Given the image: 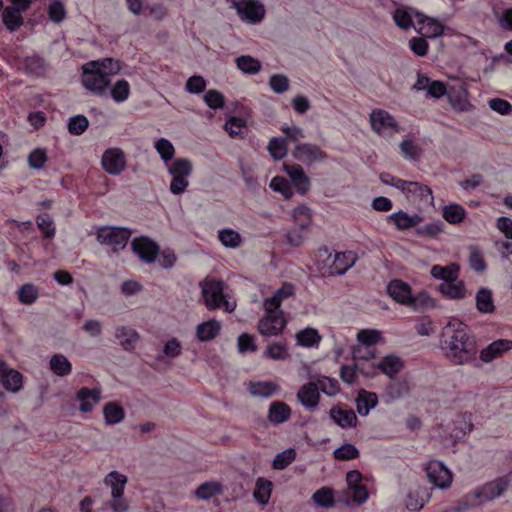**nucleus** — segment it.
Instances as JSON below:
<instances>
[{"instance_id": "11", "label": "nucleus", "mask_w": 512, "mask_h": 512, "mask_svg": "<svg viewBox=\"0 0 512 512\" xmlns=\"http://www.w3.org/2000/svg\"><path fill=\"white\" fill-rule=\"evenodd\" d=\"M427 478L430 483L439 489H447L452 484V473L440 461H429L426 468Z\"/></svg>"}, {"instance_id": "39", "label": "nucleus", "mask_w": 512, "mask_h": 512, "mask_svg": "<svg viewBox=\"0 0 512 512\" xmlns=\"http://www.w3.org/2000/svg\"><path fill=\"white\" fill-rule=\"evenodd\" d=\"M88 66L92 68H98L101 73H105L107 77L119 73L121 65L119 60L113 58H103L88 62Z\"/></svg>"}, {"instance_id": "35", "label": "nucleus", "mask_w": 512, "mask_h": 512, "mask_svg": "<svg viewBox=\"0 0 512 512\" xmlns=\"http://www.w3.org/2000/svg\"><path fill=\"white\" fill-rule=\"evenodd\" d=\"M50 370L59 377L68 376L72 372V364L63 354L57 353L51 356Z\"/></svg>"}, {"instance_id": "8", "label": "nucleus", "mask_w": 512, "mask_h": 512, "mask_svg": "<svg viewBox=\"0 0 512 512\" xmlns=\"http://www.w3.org/2000/svg\"><path fill=\"white\" fill-rule=\"evenodd\" d=\"M372 130L381 136H393L399 132V125L394 117L383 109H374L370 114Z\"/></svg>"}, {"instance_id": "1", "label": "nucleus", "mask_w": 512, "mask_h": 512, "mask_svg": "<svg viewBox=\"0 0 512 512\" xmlns=\"http://www.w3.org/2000/svg\"><path fill=\"white\" fill-rule=\"evenodd\" d=\"M440 346L445 357L454 365L471 364L476 361L477 345L468 333L466 324L449 323L442 332Z\"/></svg>"}, {"instance_id": "13", "label": "nucleus", "mask_w": 512, "mask_h": 512, "mask_svg": "<svg viewBox=\"0 0 512 512\" xmlns=\"http://www.w3.org/2000/svg\"><path fill=\"white\" fill-rule=\"evenodd\" d=\"M132 251L144 262L153 263L159 254V246L147 236H139L131 243Z\"/></svg>"}, {"instance_id": "59", "label": "nucleus", "mask_w": 512, "mask_h": 512, "mask_svg": "<svg viewBox=\"0 0 512 512\" xmlns=\"http://www.w3.org/2000/svg\"><path fill=\"white\" fill-rule=\"evenodd\" d=\"M400 149L404 157L410 160H416L422 154L421 147L409 139H404L400 143Z\"/></svg>"}, {"instance_id": "20", "label": "nucleus", "mask_w": 512, "mask_h": 512, "mask_svg": "<svg viewBox=\"0 0 512 512\" xmlns=\"http://www.w3.org/2000/svg\"><path fill=\"white\" fill-rule=\"evenodd\" d=\"M512 349V340L498 339L490 343L486 348L480 352V359L483 362H491L492 360L500 357L503 353Z\"/></svg>"}, {"instance_id": "49", "label": "nucleus", "mask_w": 512, "mask_h": 512, "mask_svg": "<svg viewBox=\"0 0 512 512\" xmlns=\"http://www.w3.org/2000/svg\"><path fill=\"white\" fill-rule=\"evenodd\" d=\"M265 356L273 360H285L289 353L284 342H273L265 350Z\"/></svg>"}, {"instance_id": "57", "label": "nucleus", "mask_w": 512, "mask_h": 512, "mask_svg": "<svg viewBox=\"0 0 512 512\" xmlns=\"http://www.w3.org/2000/svg\"><path fill=\"white\" fill-rule=\"evenodd\" d=\"M204 101L209 108L214 110L222 109L225 105L223 94L215 89H210L205 93Z\"/></svg>"}, {"instance_id": "61", "label": "nucleus", "mask_w": 512, "mask_h": 512, "mask_svg": "<svg viewBox=\"0 0 512 512\" xmlns=\"http://www.w3.org/2000/svg\"><path fill=\"white\" fill-rule=\"evenodd\" d=\"M393 20L395 24L402 29H409L413 26L411 13L403 8H397L393 13Z\"/></svg>"}, {"instance_id": "12", "label": "nucleus", "mask_w": 512, "mask_h": 512, "mask_svg": "<svg viewBox=\"0 0 512 512\" xmlns=\"http://www.w3.org/2000/svg\"><path fill=\"white\" fill-rule=\"evenodd\" d=\"M232 3L242 19L257 23L264 18V6L256 0H232Z\"/></svg>"}, {"instance_id": "32", "label": "nucleus", "mask_w": 512, "mask_h": 512, "mask_svg": "<svg viewBox=\"0 0 512 512\" xmlns=\"http://www.w3.org/2000/svg\"><path fill=\"white\" fill-rule=\"evenodd\" d=\"M279 386L272 381H250L248 391L251 395L268 398L275 394Z\"/></svg>"}, {"instance_id": "63", "label": "nucleus", "mask_w": 512, "mask_h": 512, "mask_svg": "<svg viewBox=\"0 0 512 512\" xmlns=\"http://www.w3.org/2000/svg\"><path fill=\"white\" fill-rule=\"evenodd\" d=\"M387 394L392 398H400L408 392V385L406 381L391 379L386 387Z\"/></svg>"}, {"instance_id": "9", "label": "nucleus", "mask_w": 512, "mask_h": 512, "mask_svg": "<svg viewBox=\"0 0 512 512\" xmlns=\"http://www.w3.org/2000/svg\"><path fill=\"white\" fill-rule=\"evenodd\" d=\"M287 325L282 310H275L273 312L265 311L264 316L258 322V331L263 336H277Z\"/></svg>"}, {"instance_id": "48", "label": "nucleus", "mask_w": 512, "mask_h": 512, "mask_svg": "<svg viewBox=\"0 0 512 512\" xmlns=\"http://www.w3.org/2000/svg\"><path fill=\"white\" fill-rule=\"evenodd\" d=\"M1 384L3 385V387L6 390L11 391V392H17L22 388L23 376L17 370L10 368V370L6 374V377H4Z\"/></svg>"}, {"instance_id": "62", "label": "nucleus", "mask_w": 512, "mask_h": 512, "mask_svg": "<svg viewBox=\"0 0 512 512\" xmlns=\"http://www.w3.org/2000/svg\"><path fill=\"white\" fill-rule=\"evenodd\" d=\"M46 151L42 148H36L28 155V164L33 169H41L47 162Z\"/></svg>"}, {"instance_id": "47", "label": "nucleus", "mask_w": 512, "mask_h": 512, "mask_svg": "<svg viewBox=\"0 0 512 512\" xmlns=\"http://www.w3.org/2000/svg\"><path fill=\"white\" fill-rule=\"evenodd\" d=\"M236 65L239 70L246 74H256L261 69V63L248 55H242L236 59Z\"/></svg>"}, {"instance_id": "17", "label": "nucleus", "mask_w": 512, "mask_h": 512, "mask_svg": "<svg viewBox=\"0 0 512 512\" xmlns=\"http://www.w3.org/2000/svg\"><path fill=\"white\" fill-rule=\"evenodd\" d=\"M75 400L79 403V410L83 413H89L93 407L101 400V390L99 388H80Z\"/></svg>"}, {"instance_id": "22", "label": "nucleus", "mask_w": 512, "mask_h": 512, "mask_svg": "<svg viewBox=\"0 0 512 512\" xmlns=\"http://www.w3.org/2000/svg\"><path fill=\"white\" fill-rule=\"evenodd\" d=\"M438 290L443 297L451 300H462L468 295L465 283L459 277L453 282L440 283Z\"/></svg>"}, {"instance_id": "43", "label": "nucleus", "mask_w": 512, "mask_h": 512, "mask_svg": "<svg viewBox=\"0 0 512 512\" xmlns=\"http://www.w3.org/2000/svg\"><path fill=\"white\" fill-rule=\"evenodd\" d=\"M22 10L17 8L7 7L2 13V20L6 28L10 31H15L23 24L21 16Z\"/></svg>"}, {"instance_id": "26", "label": "nucleus", "mask_w": 512, "mask_h": 512, "mask_svg": "<svg viewBox=\"0 0 512 512\" xmlns=\"http://www.w3.org/2000/svg\"><path fill=\"white\" fill-rule=\"evenodd\" d=\"M431 494L426 487H418L409 491L405 500V506L410 511H420L429 501Z\"/></svg>"}, {"instance_id": "56", "label": "nucleus", "mask_w": 512, "mask_h": 512, "mask_svg": "<svg viewBox=\"0 0 512 512\" xmlns=\"http://www.w3.org/2000/svg\"><path fill=\"white\" fill-rule=\"evenodd\" d=\"M36 223L45 238L50 239L55 236V225L48 214L38 215Z\"/></svg>"}, {"instance_id": "30", "label": "nucleus", "mask_w": 512, "mask_h": 512, "mask_svg": "<svg viewBox=\"0 0 512 512\" xmlns=\"http://www.w3.org/2000/svg\"><path fill=\"white\" fill-rule=\"evenodd\" d=\"M128 482L127 476L118 471H111L104 478V483L111 487V496L120 497L124 495L125 486Z\"/></svg>"}, {"instance_id": "37", "label": "nucleus", "mask_w": 512, "mask_h": 512, "mask_svg": "<svg viewBox=\"0 0 512 512\" xmlns=\"http://www.w3.org/2000/svg\"><path fill=\"white\" fill-rule=\"evenodd\" d=\"M467 212L460 204H449L443 207L442 217L449 224H459L466 218Z\"/></svg>"}, {"instance_id": "24", "label": "nucleus", "mask_w": 512, "mask_h": 512, "mask_svg": "<svg viewBox=\"0 0 512 512\" xmlns=\"http://www.w3.org/2000/svg\"><path fill=\"white\" fill-rule=\"evenodd\" d=\"M357 260V255L353 251L338 252L330 266V274H344L351 268Z\"/></svg>"}, {"instance_id": "15", "label": "nucleus", "mask_w": 512, "mask_h": 512, "mask_svg": "<svg viewBox=\"0 0 512 512\" xmlns=\"http://www.w3.org/2000/svg\"><path fill=\"white\" fill-rule=\"evenodd\" d=\"M294 157L308 164L322 162L327 158V154L317 145L310 143H301L295 146Z\"/></svg>"}, {"instance_id": "27", "label": "nucleus", "mask_w": 512, "mask_h": 512, "mask_svg": "<svg viewBox=\"0 0 512 512\" xmlns=\"http://www.w3.org/2000/svg\"><path fill=\"white\" fill-rule=\"evenodd\" d=\"M221 331V323L216 319H210L197 325L196 337L200 342H208L215 339Z\"/></svg>"}, {"instance_id": "5", "label": "nucleus", "mask_w": 512, "mask_h": 512, "mask_svg": "<svg viewBox=\"0 0 512 512\" xmlns=\"http://www.w3.org/2000/svg\"><path fill=\"white\" fill-rule=\"evenodd\" d=\"M82 85L96 96H104L111 85V79L105 73H101L98 68L88 66V63L82 66Z\"/></svg>"}, {"instance_id": "10", "label": "nucleus", "mask_w": 512, "mask_h": 512, "mask_svg": "<svg viewBox=\"0 0 512 512\" xmlns=\"http://www.w3.org/2000/svg\"><path fill=\"white\" fill-rule=\"evenodd\" d=\"M101 165L106 173L112 176H118L126 169V155L123 150L118 147L108 148L102 154Z\"/></svg>"}, {"instance_id": "42", "label": "nucleus", "mask_w": 512, "mask_h": 512, "mask_svg": "<svg viewBox=\"0 0 512 512\" xmlns=\"http://www.w3.org/2000/svg\"><path fill=\"white\" fill-rule=\"evenodd\" d=\"M312 500L320 507L332 508L335 505L334 491L328 486L321 487L313 493Z\"/></svg>"}, {"instance_id": "16", "label": "nucleus", "mask_w": 512, "mask_h": 512, "mask_svg": "<svg viewBox=\"0 0 512 512\" xmlns=\"http://www.w3.org/2000/svg\"><path fill=\"white\" fill-rule=\"evenodd\" d=\"M387 293L394 301L401 305L408 307L411 302L412 288L401 279H392L387 285Z\"/></svg>"}, {"instance_id": "55", "label": "nucleus", "mask_w": 512, "mask_h": 512, "mask_svg": "<svg viewBox=\"0 0 512 512\" xmlns=\"http://www.w3.org/2000/svg\"><path fill=\"white\" fill-rule=\"evenodd\" d=\"M296 458V451L292 448L286 449L278 453L273 460V468L277 470L285 469Z\"/></svg>"}, {"instance_id": "2", "label": "nucleus", "mask_w": 512, "mask_h": 512, "mask_svg": "<svg viewBox=\"0 0 512 512\" xmlns=\"http://www.w3.org/2000/svg\"><path fill=\"white\" fill-rule=\"evenodd\" d=\"M202 297L209 310L224 308L225 311L232 312L235 309V305L230 304L226 300L224 284L220 280H206L202 286Z\"/></svg>"}, {"instance_id": "21", "label": "nucleus", "mask_w": 512, "mask_h": 512, "mask_svg": "<svg viewBox=\"0 0 512 512\" xmlns=\"http://www.w3.org/2000/svg\"><path fill=\"white\" fill-rule=\"evenodd\" d=\"M286 172L290 177L292 184L301 195H304L309 191L311 187L310 179L300 165L294 164L286 166Z\"/></svg>"}, {"instance_id": "36", "label": "nucleus", "mask_w": 512, "mask_h": 512, "mask_svg": "<svg viewBox=\"0 0 512 512\" xmlns=\"http://www.w3.org/2000/svg\"><path fill=\"white\" fill-rule=\"evenodd\" d=\"M272 482L268 479L260 477L256 481L253 497L255 501L261 505H266L271 497Z\"/></svg>"}, {"instance_id": "58", "label": "nucleus", "mask_w": 512, "mask_h": 512, "mask_svg": "<svg viewBox=\"0 0 512 512\" xmlns=\"http://www.w3.org/2000/svg\"><path fill=\"white\" fill-rule=\"evenodd\" d=\"M381 338V332L375 329H362L357 334L358 341L366 346L377 344Z\"/></svg>"}, {"instance_id": "34", "label": "nucleus", "mask_w": 512, "mask_h": 512, "mask_svg": "<svg viewBox=\"0 0 512 512\" xmlns=\"http://www.w3.org/2000/svg\"><path fill=\"white\" fill-rule=\"evenodd\" d=\"M378 403V397L374 392L362 390L356 399L357 411L361 416H367L372 408Z\"/></svg>"}, {"instance_id": "33", "label": "nucleus", "mask_w": 512, "mask_h": 512, "mask_svg": "<svg viewBox=\"0 0 512 512\" xmlns=\"http://www.w3.org/2000/svg\"><path fill=\"white\" fill-rule=\"evenodd\" d=\"M322 336L315 328L307 327L296 334V341L299 346L311 348L318 347Z\"/></svg>"}, {"instance_id": "44", "label": "nucleus", "mask_w": 512, "mask_h": 512, "mask_svg": "<svg viewBox=\"0 0 512 512\" xmlns=\"http://www.w3.org/2000/svg\"><path fill=\"white\" fill-rule=\"evenodd\" d=\"M218 239L226 248H237L242 243L241 235L232 228H225L218 232Z\"/></svg>"}, {"instance_id": "28", "label": "nucleus", "mask_w": 512, "mask_h": 512, "mask_svg": "<svg viewBox=\"0 0 512 512\" xmlns=\"http://www.w3.org/2000/svg\"><path fill=\"white\" fill-rule=\"evenodd\" d=\"M115 337L125 351L134 350L139 340L138 332L128 326H118L115 329Z\"/></svg>"}, {"instance_id": "41", "label": "nucleus", "mask_w": 512, "mask_h": 512, "mask_svg": "<svg viewBox=\"0 0 512 512\" xmlns=\"http://www.w3.org/2000/svg\"><path fill=\"white\" fill-rule=\"evenodd\" d=\"M131 86L125 79L117 80L110 89V96L116 103H123L130 97Z\"/></svg>"}, {"instance_id": "4", "label": "nucleus", "mask_w": 512, "mask_h": 512, "mask_svg": "<svg viewBox=\"0 0 512 512\" xmlns=\"http://www.w3.org/2000/svg\"><path fill=\"white\" fill-rule=\"evenodd\" d=\"M193 170L190 160L185 158L176 159L168 168V172L172 175L170 182V191L175 195H180L186 191L189 181L188 177Z\"/></svg>"}, {"instance_id": "14", "label": "nucleus", "mask_w": 512, "mask_h": 512, "mask_svg": "<svg viewBox=\"0 0 512 512\" xmlns=\"http://www.w3.org/2000/svg\"><path fill=\"white\" fill-rule=\"evenodd\" d=\"M296 292L295 285L290 282H284L271 297H268L263 302L264 311L273 312L281 310L282 303L294 296Z\"/></svg>"}, {"instance_id": "25", "label": "nucleus", "mask_w": 512, "mask_h": 512, "mask_svg": "<svg viewBox=\"0 0 512 512\" xmlns=\"http://www.w3.org/2000/svg\"><path fill=\"white\" fill-rule=\"evenodd\" d=\"M388 219L392 221L398 230L404 231L416 227L423 218L418 215H409L403 210L394 212L388 216Z\"/></svg>"}, {"instance_id": "40", "label": "nucleus", "mask_w": 512, "mask_h": 512, "mask_svg": "<svg viewBox=\"0 0 512 512\" xmlns=\"http://www.w3.org/2000/svg\"><path fill=\"white\" fill-rule=\"evenodd\" d=\"M24 67L28 74L33 76H42L46 72V62L43 57L39 55L26 56L24 59Z\"/></svg>"}, {"instance_id": "3", "label": "nucleus", "mask_w": 512, "mask_h": 512, "mask_svg": "<svg viewBox=\"0 0 512 512\" xmlns=\"http://www.w3.org/2000/svg\"><path fill=\"white\" fill-rule=\"evenodd\" d=\"M401 192L418 209L428 208L434 204L432 189L420 182L406 180Z\"/></svg>"}, {"instance_id": "19", "label": "nucleus", "mask_w": 512, "mask_h": 512, "mask_svg": "<svg viewBox=\"0 0 512 512\" xmlns=\"http://www.w3.org/2000/svg\"><path fill=\"white\" fill-rule=\"evenodd\" d=\"M320 389L314 382L304 384L297 393L299 402L309 410L314 409L319 404Z\"/></svg>"}, {"instance_id": "23", "label": "nucleus", "mask_w": 512, "mask_h": 512, "mask_svg": "<svg viewBox=\"0 0 512 512\" xmlns=\"http://www.w3.org/2000/svg\"><path fill=\"white\" fill-rule=\"evenodd\" d=\"M438 301L426 290H421L411 297V302L408 305L413 311L427 312L437 307Z\"/></svg>"}, {"instance_id": "52", "label": "nucleus", "mask_w": 512, "mask_h": 512, "mask_svg": "<svg viewBox=\"0 0 512 512\" xmlns=\"http://www.w3.org/2000/svg\"><path fill=\"white\" fill-rule=\"evenodd\" d=\"M270 188L276 192L281 193L285 199H290L293 196V191L289 181L283 176H275L270 182Z\"/></svg>"}, {"instance_id": "7", "label": "nucleus", "mask_w": 512, "mask_h": 512, "mask_svg": "<svg viewBox=\"0 0 512 512\" xmlns=\"http://www.w3.org/2000/svg\"><path fill=\"white\" fill-rule=\"evenodd\" d=\"M131 237V231L124 227L102 226L97 229L96 238L101 244L125 248Z\"/></svg>"}, {"instance_id": "53", "label": "nucleus", "mask_w": 512, "mask_h": 512, "mask_svg": "<svg viewBox=\"0 0 512 512\" xmlns=\"http://www.w3.org/2000/svg\"><path fill=\"white\" fill-rule=\"evenodd\" d=\"M89 122L84 115H76L69 119L68 131L72 135H82L88 128Z\"/></svg>"}, {"instance_id": "64", "label": "nucleus", "mask_w": 512, "mask_h": 512, "mask_svg": "<svg viewBox=\"0 0 512 512\" xmlns=\"http://www.w3.org/2000/svg\"><path fill=\"white\" fill-rule=\"evenodd\" d=\"M469 265L476 272H483L486 270L487 264L482 252L479 249H471L469 255Z\"/></svg>"}, {"instance_id": "18", "label": "nucleus", "mask_w": 512, "mask_h": 512, "mask_svg": "<svg viewBox=\"0 0 512 512\" xmlns=\"http://www.w3.org/2000/svg\"><path fill=\"white\" fill-rule=\"evenodd\" d=\"M375 368L390 379H393L404 368V361L397 355L389 354L382 357L375 364Z\"/></svg>"}, {"instance_id": "51", "label": "nucleus", "mask_w": 512, "mask_h": 512, "mask_svg": "<svg viewBox=\"0 0 512 512\" xmlns=\"http://www.w3.org/2000/svg\"><path fill=\"white\" fill-rule=\"evenodd\" d=\"M154 147L164 162H168L173 159L175 155V148L166 138L158 139L155 142Z\"/></svg>"}, {"instance_id": "29", "label": "nucleus", "mask_w": 512, "mask_h": 512, "mask_svg": "<svg viewBox=\"0 0 512 512\" xmlns=\"http://www.w3.org/2000/svg\"><path fill=\"white\" fill-rule=\"evenodd\" d=\"M476 309L481 314H491L495 311L496 307L493 300L492 291L488 288H480L475 296Z\"/></svg>"}, {"instance_id": "31", "label": "nucleus", "mask_w": 512, "mask_h": 512, "mask_svg": "<svg viewBox=\"0 0 512 512\" xmlns=\"http://www.w3.org/2000/svg\"><path fill=\"white\" fill-rule=\"evenodd\" d=\"M472 428L473 424L467 421V418L453 419L447 425L450 438H452L454 442L462 440L467 435V433L472 430Z\"/></svg>"}, {"instance_id": "38", "label": "nucleus", "mask_w": 512, "mask_h": 512, "mask_svg": "<svg viewBox=\"0 0 512 512\" xmlns=\"http://www.w3.org/2000/svg\"><path fill=\"white\" fill-rule=\"evenodd\" d=\"M223 493V486L217 481H207L200 484L194 494L196 498L209 500L210 498Z\"/></svg>"}, {"instance_id": "46", "label": "nucleus", "mask_w": 512, "mask_h": 512, "mask_svg": "<svg viewBox=\"0 0 512 512\" xmlns=\"http://www.w3.org/2000/svg\"><path fill=\"white\" fill-rule=\"evenodd\" d=\"M267 149L274 160H282L287 155L286 139L280 137H272L269 141Z\"/></svg>"}, {"instance_id": "54", "label": "nucleus", "mask_w": 512, "mask_h": 512, "mask_svg": "<svg viewBox=\"0 0 512 512\" xmlns=\"http://www.w3.org/2000/svg\"><path fill=\"white\" fill-rule=\"evenodd\" d=\"M293 219L294 222L301 228L306 229L309 227L311 223V213L310 209L304 205L297 206L293 210Z\"/></svg>"}, {"instance_id": "6", "label": "nucleus", "mask_w": 512, "mask_h": 512, "mask_svg": "<svg viewBox=\"0 0 512 512\" xmlns=\"http://www.w3.org/2000/svg\"><path fill=\"white\" fill-rule=\"evenodd\" d=\"M510 479L508 476H501L485 483L482 487L474 490L466 496L467 499L492 501L501 496L509 487Z\"/></svg>"}, {"instance_id": "45", "label": "nucleus", "mask_w": 512, "mask_h": 512, "mask_svg": "<svg viewBox=\"0 0 512 512\" xmlns=\"http://www.w3.org/2000/svg\"><path fill=\"white\" fill-rule=\"evenodd\" d=\"M39 297V289L32 283L23 284L18 289V300L24 305H31L36 302Z\"/></svg>"}, {"instance_id": "50", "label": "nucleus", "mask_w": 512, "mask_h": 512, "mask_svg": "<svg viewBox=\"0 0 512 512\" xmlns=\"http://www.w3.org/2000/svg\"><path fill=\"white\" fill-rule=\"evenodd\" d=\"M49 19L54 23H61L67 15V11L63 2L55 0L51 2L47 9Z\"/></svg>"}, {"instance_id": "60", "label": "nucleus", "mask_w": 512, "mask_h": 512, "mask_svg": "<svg viewBox=\"0 0 512 512\" xmlns=\"http://www.w3.org/2000/svg\"><path fill=\"white\" fill-rule=\"evenodd\" d=\"M245 127V120L236 116L230 117L224 124V129L232 138L239 136Z\"/></svg>"}]
</instances>
